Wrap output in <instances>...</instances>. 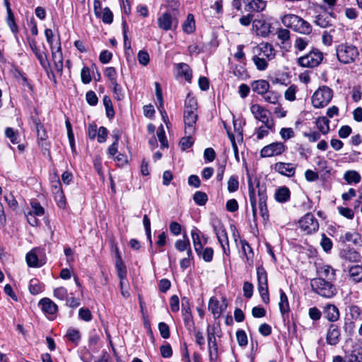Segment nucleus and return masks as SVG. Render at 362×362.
I'll return each instance as SVG.
<instances>
[{"label": "nucleus", "mask_w": 362, "mask_h": 362, "mask_svg": "<svg viewBox=\"0 0 362 362\" xmlns=\"http://www.w3.org/2000/svg\"><path fill=\"white\" fill-rule=\"evenodd\" d=\"M281 23L296 33L310 35L312 33L311 25L303 18L295 14H286L281 18Z\"/></svg>", "instance_id": "obj_1"}, {"label": "nucleus", "mask_w": 362, "mask_h": 362, "mask_svg": "<svg viewBox=\"0 0 362 362\" xmlns=\"http://www.w3.org/2000/svg\"><path fill=\"white\" fill-rule=\"evenodd\" d=\"M310 286L313 292L325 298H332L337 293L336 286L323 278L312 279Z\"/></svg>", "instance_id": "obj_2"}, {"label": "nucleus", "mask_w": 362, "mask_h": 362, "mask_svg": "<svg viewBox=\"0 0 362 362\" xmlns=\"http://www.w3.org/2000/svg\"><path fill=\"white\" fill-rule=\"evenodd\" d=\"M174 5L175 6V8L168 9L166 12L163 13L158 18L157 23L160 29L168 31L175 29L177 27L178 11L177 10V7L178 5L177 2H175Z\"/></svg>", "instance_id": "obj_3"}, {"label": "nucleus", "mask_w": 362, "mask_h": 362, "mask_svg": "<svg viewBox=\"0 0 362 362\" xmlns=\"http://www.w3.org/2000/svg\"><path fill=\"white\" fill-rule=\"evenodd\" d=\"M336 54L338 60L346 64L355 62L359 52L356 46L348 43H342L337 47Z\"/></svg>", "instance_id": "obj_4"}, {"label": "nucleus", "mask_w": 362, "mask_h": 362, "mask_svg": "<svg viewBox=\"0 0 362 362\" xmlns=\"http://www.w3.org/2000/svg\"><path fill=\"white\" fill-rule=\"evenodd\" d=\"M333 97L332 90L327 86H322L315 91L312 96V104L315 108H322L327 106Z\"/></svg>", "instance_id": "obj_5"}, {"label": "nucleus", "mask_w": 362, "mask_h": 362, "mask_svg": "<svg viewBox=\"0 0 362 362\" xmlns=\"http://www.w3.org/2000/svg\"><path fill=\"white\" fill-rule=\"evenodd\" d=\"M212 227L218 242L223 249V253L226 255L229 256L230 254V250L228 236L223 224L219 220H217L213 222Z\"/></svg>", "instance_id": "obj_6"}, {"label": "nucleus", "mask_w": 362, "mask_h": 362, "mask_svg": "<svg viewBox=\"0 0 362 362\" xmlns=\"http://www.w3.org/2000/svg\"><path fill=\"white\" fill-rule=\"evenodd\" d=\"M255 187L257 189V195L259 197V209L260 214L264 221L269 219V211L267 206V187L265 185H261L259 180L255 178Z\"/></svg>", "instance_id": "obj_7"}, {"label": "nucleus", "mask_w": 362, "mask_h": 362, "mask_svg": "<svg viewBox=\"0 0 362 362\" xmlns=\"http://www.w3.org/2000/svg\"><path fill=\"white\" fill-rule=\"evenodd\" d=\"M215 327L208 325L207 332V344L210 362H216L218 358V343L216 339Z\"/></svg>", "instance_id": "obj_8"}, {"label": "nucleus", "mask_w": 362, "mask_h": 362, "mask_svg": "<svg viewBox=\"0 0 362 362\" xmlns=\"http://www.w3.org/2000/svg\"><path fill=\"white\" fill-rule=\"evenodd\" d=\"M323 59L322 52L317 49L310 51L307 54L298 59V64L302 67H315L318 66Z\"/></svg>", "instance_id": "obj_9"}, {"label": "nucleus", "mask_w": 362, "mask_h": 362, "mask_svg": "<svg viewBox=\"0 0 362 362\" xmlns=\"http://www.w3.org/2000/svg\"><path fill=\"white\" fill-rule=\"evenodd\" d=\"M250 111L255 118L265 124L268 129L272 130L274 128V122L269 119V112L258 104H254L250 107Z\"/></svg>", "instance_id": "obj_10"}, {"label": "nucleus", "mask_w": 362, "mask_h": 362, "mask_svg": "<svg viewBox=\"0 0 362 362\" xmlns=\"http://www.w3.org/2000/svg\"><path fill=\"white\" fill-rule=\"evenodd\" d=\"M300 228L306 234H310L318 230L319 223L314 215L311 213L306 214L299 222Z\"/></svg>", "instance_id": "obj_11"}, {"label": "nucleus", "mask_w": 362, "mask_h": 362, "mask_svg": "<svg viewBox=\"0 0 362 362\" xmlns=\"http://www.w3.org/2000/svg\"><path fill=\"white\" fill-rule=\"evenodd\" d=\"M45 252L44 250L40 247H35L31 250L26 255V262L30 267H40L45 264V259L42 258Z\"/></svg>", "instance_id": "obj_12"}, {"label": "nucleus", "mask_w": 362, "mask_h": 362, "mask_svg": "<svg viewBox=\"0 0 362 362\" xmlns=\"http://www.w3.org/2000/svg\"><path fill=\"white\" fill-rule=\"evenodd\" d=\"M286 149L282 142H274L262 148L260 156L262 157H272L281 155Z\"/></svg>", "instance_id": "obj_13"}, {"label": "nucleus", "mask_w": 362, "mask_h": 362, "mask_svg": "<svg viewBox=\"0 0 362 362\" xmlns=\"http://www.w3.org/2000/svg\"><path fill=\"white\" fill-rule=\"evenodd\" d=\"M197 117L195 110H184L185 134H194Z\"/></svg>", "instance_id": "obj_14"}, {"label": "nucleus", "mask_w": 362, "mask_h": 362, "mask_svg": "<svg viewBox=\"0 0 362 362\" xmlns=\"http://www.w3.org/2000/svg\"><path fill=\"white\" fill-rule=\"evenodd\" d=\"M344 353L346 362H362V347L358 343H353Z\"/></svg>", "instance_id": "obj_15"}, {"label": "nucleus", "mask_w": 362, "mask_h": 362, "mask_svg": "<svg viewBox=\"0 0 362 362\" xmlns=\"http://www.w3.org/2000/svg\"><path fill=\"white\" fill-rule=\"evenodd\" d=\"M256 55L266 60H272L275 57L276 53L272 45L262 42L256 47Z\"/></svg>", "instance_id": "obj_16"}, {"label": "nucleus", "mask_w": 362, "mask_h": 362, "mask_svg": "<svg viewBox=\"0 0 362 362\" xmlns=\"http://www.w3.org/2000/svg\"><path fill=\"white\" fill-rule=\"evenodd\" d=\"M341 332L337 325L331 324L327 329L326 335L327 343L332 346L337 345L340 341Z\"/></svg>", "instance_id": "obj_17"}, {"label": "nucleus", "mask_w": 362, "mask_h": 362, "mask_svg": "<svg viewBox=\"0 0 362 362\" xmlns=\"http://www.w3.org/2000/svg\"><path fill=\"white\" fill-rule=\"evenodd\" d=\"M296 165L291 163L279 162L274 165V169L279 174L286 176L293 177L296 173Z\"/></svg>", "instance_id": "obj_18"}, {"label": "nucleus", "mask_w": 362, "mask_h": 362, "mask_svg": "<svg viewBox=\"0 0 362 362\" xmlns=\"http://www.w3.org/2000/svg\"><path fill=\"white\" fill-rule=\"evenodd\" d=\"M252 28L258 35L267 36L270 33L271 24L264 19H255L252 22Z\"/></svg>", "instance_id": "obj_19"}, {"label": "nucleus", "mask_w": 362, "mask_h": 362, "mask_svg": "<svg viewBox=\"0 0 362 362\" xmlns=\"http://www.w3.org/2000/svg\"><path fill=\"white\" fill-rule=\"evenodd\" d=\"M29 46L37 59L39 60L40 64L43 69H47L49 66V63L47 59L46 54L40 50L37 46V42L35 40H29Z\"/></svg>", "instance_id": "obj_20"}, {"label": "nucleus", "mask_w": 362, "mask_h": 362, "mask_svg": "<svg viewBox=\"0 0 362 362\" xmlns=\"http://www.w3.org/2000/svg\"><path fill=\"white\" fill-rule=\"evenodd\" d=\"M325 317L329 322H337L340 317V313L338 308L331 303H327L323 308Z\"/></svg>", "instance_id": "obj_21"}, {"label": "nucleus", "mask_w": 362, "mask_h": 362, "mask_svg": "<svg viewBox=\"0 0 362 362\" xmlns=\"http://www.w3.org/2000/svg\"><path fill=\"white\" fill-rule=\"evenodd\" d=\"M255 185V180H253L250 176H248L249 199L254 218L257 216L256 187Z\"/></svg>", "instance_id": "obj_22"}, {"label": "nucleus", "mask_w": 362, "mask_h": 362, "mask_svg": "<svg viewBox=\"0 0 362 362\" xmlns=\"http://www.w3.org/2000/svg\"><path fill=\"white\" fill-rule=\"evenodd\" d=\"M318 278H323L326 281H332L336 279L335 270L329 265H322L317 268Z\"/></svg>", "instance_id": "obj_23"}, {"label": "nucleus", "mask_w": 362, "mask_h": 362, "mask_svg": "<svg viewBox=\"0 0 362 362\" xmlns=\"http://www.w3.org/2000/svg\"><path fill=\"white\" fill-rule=\"evenodd\" d=\"M37 136L38 139V144L44 148L45 151H48V144L46 142L48 136L47 132L42 124L38 122H35Z\"/></svg>", "instance_id": "obj_24"}, {"label": "nucleus", "mask_w": 362, "mask_h": 362, "mask_svg": "<svg viewBox=\"0 0 362 362\" xmlns=\"http://www.w3.org/2000/svg\"><path fill=\"white\" fill-rule=\"evenodd\" d=\"M280 300L279 303V310L281 313L282 317L284 318L288 316L290 312V306L288 300V297L285 292L282 290H279Z\"/></svg>", "instance_id": "obj_25"}, {"label": "nucleus", "mask_w": 362, "mask_h": 362, "mask_svg": "<svg viewBox=\"0 0 362 362\" xmlns=\"http://www.w3.org/2000/svg\"><path fill=\"white\" fill-rule=\"evenodd\" d=\"M274 197L276 202L285 203L290 199L291 192L286 186L280 187L276 190Z\"/></svg>", "instance_id": "obj_26"}, {"label": "nucleus", "mask_w": 362, "mask_h": 362, "mask_svg": "<svg viewBox=\"0 0 362 362\" xmlns=\"http://www.w3.org/2000/svg\"><path fill=\"white\" fill-rule=\"evenodd\" d=\"M315 23L321 28H327L332 25V15L331 13H322L315 17Z\"/></svg>", "instance_id": "obj_27"}, {"label": "nucleus", "mask_w": 362, "mask_h": 362, "mask_svg": "<svg viewBox=\"0 0 362 362\" xmlns=\"http://www.w3.org/2000/svg\"><path fill=\"white\" fill-rule=\"evenodd\" d=\"M192 239L194 247V250L198 255H201L202 249L203 248V245L200 238V231L194 228L191 231Z\"/></svg>", "instance_id": "obj_28"}, {"label": "nucleus", "mask_w": 362, "mask_h": 362, "mask_svg": "<svg viewBox=\"0 0 362 362\" xmlns=\"http://www.w3.org/2000/svg\"><path fill=\"white\" fill-rule=\"evenodd\" d=\"M175 248L180 251L183 252L187 250V255L189 257H192V250L190 247V243L187 237L185 235L182 240H177L175 243Z\"/></svg>", "instance_id": "obj_29"}, {"label": "nucleus", "mask_w": 362, "mask_h": 362, "mask_svg": "<svg viewBox=\"0 0 362 362\" xmlns=\"http://www.w3.org/2000/svg\"><path fill=\"white\" fill-rule=\"evenodd\" d=\"M39 304L42 305V310L46 313L54 314L57 311V305L49 298H42Z\"/></svg>", "instance_id": "obj_30"}, {"label": "nucleus", "mask_w": 362, "mask_h": 362, "mask_svg": "<svg viewBox=\"0 0 362 362\" xmlns=\"http://www.w3.org/2000/svg\"><path fill=\"white\" fill-rule=\"evenodd\" d=\"M53 193L54 194V199L58 206L62 209L64 208L66 206V199L61 187V184L59 182H57V184L54 186V190Z\"/></svg>", "instance_id": "obj_31"}, {"label": "nucleus", "mask_w": 362, "mask_h": 362, "mask_svg": "<svg viewBox=\"0 0 362 362\" xmlns=\"http://www.w3.org/2000/svg\"><path fill=\"white\" fill-rule=\"evenodd\" d=\"M177 68L178 74L181 76H184L187 81L191 83L192 71L189 65L185 63H180L177 65Z\"/></svg>", "instance_id": "obj_32"}, {"label": "nucleus", "mask_w": 362, "mask_h": 362, "mask_svg": "<svg viewBox=\"0 0 362 362\" xmlns=\"http://www.w3.org/2000/svg\"><path fill=\"white\" fill-rule=\"evenodd\" d=\"M269 88V83L265 80H259L252 83V88L253 91L258 94L263 95L266 93Z\"/></svg>", "instance_id": "obj_33"}, {"label": "nucleus", "mask_w": 362, "mask_h": 362, "mask_svg": "<svg viewBox=\"0 0 362 362\" xmlns=\"http://www.w3.org/2000/svg\"><path fill=\"white\" fill-rule=\"evenodd\" d=\"M182 313L185 322H188L192 320L189 300L187 297L182 298Z\"/></svg>", "instance_id": "obj_34"}, {"label": "nucleus", "mask_w": 362, "mask_h": 362, "mask_svg": "<svg viewBox=\"0 0 362 362\" xmlns=\"http://www.w3.org/2000/svg\"><path fill=\"white\" fill-rule=\"evenodd\" d=\"M243 1L253 11H262L266 7V2L262 0H243Z\"/></svg>", "instance_id": "obj_35"}, {"label": "nucleus", "mask_w": 362, "mask_h": 362, "mask_svg": "<svg viewBox=\"0 0 362 362\" xmlns=\"http://www.w3.org/2000/svg\"><path fill=\"white\" fill-rule=\"evenodd\" d=\"M105 75L110 81L113 86L114 92H117L118 83L117 81V71L114 67H107L105 71Z\"/></svg>", "instance_id": "obj_36"}, {"label": "nucleus", "mask_w": 362, "mask_h": 362, "mask_svg": "<svg viewBox=\"0 0 362 362\" xmlns=\"http://www.w3.org/2000/svg\"><path fill=\"white\" fill-rule=\"evenodd\" d=\"M115 268L117 272L119 278L122 280L125 278L127 274L126 267L122 261V257L119 253L117 252V258L115 260Z\"/></svg>", "instance_id": "obj_37"}, {"label": "nucleus", "mask_w": 362, "mask_h": 362, "mask_svg": "<svg viewBox=\"0 0 362 362\" xmlns=\"http://www.w3.org/2000/svg\"><path fill=\"white\" fill-rule=\"evenodd\" d=\"M329 120L326 117H320L316 120L317 129L323 134H326L329 132Z\"/></svg>", "instance_id": "obj_38"}, {"label": "nucleus", "mask_w": 362, "mask_h": 362, "mask_svg": "<svg viewBox=\"0 0 362 362\" xmlns=\"http://www.w3.org/2000/svg\"><path fill=\"white\" fill-rule=\"evenodd\" d=\"M183 31L186 33H192L195 30V21L192 14H188L187 19L182 25Z\"/></svg>", "instance_id": "obj_39"}, {"label": "nucleus", "mask_w": 362, "mask_h": 362, "mask_svg": "<svg viewBox=\"0 0 362 362\" xmlns=\"http://www.w3.org/2000/svg\"><path fill=\"white\" fill-rule=\"evenodd\" d=\"M209 310L213 313L215 317H218L222 313V308L218 300L211 298L209 302Z\"/></svg>", "instance_id": "obj_40"}, {"label": "nucleus", "mask_w": 362, "mask_h": 362, "mask_svg": "<svg viewBox=\"0 0 362 362\" xmlns=\"http://www.w3.org/2000/svg\"><path fill=\"white\" fill-rule=\"evenodd\" d=\"M6 7L7 11V23L10 27L12 32L15 33L17 31V25L14 21V16L11 11L10 4L8 1H6Z\"/></svg>", "instance_id": "obj_41"}, {"label": "nucleus", "mask_w": 362, "mask_h": 362, "mask_svg": "<svg viewBox=\"0 0 362 362\" xmlns=\"http://www.w3.org/2000/svg\"><path fill=\"white\" fill-rule=\"evenodd\" d=\"M66 337L69 341L78 344L81 340V334L78 329L70 327L67 329Z\"/></svg>", "instance_id": "obj_42"}, {"label": "nucleus", "mask_w": 362, "mask_h": 362, "mask_svg": "<svg viewBox=\"0 0 362 362\" xmlns=\"http://www.w3.org/2000/svg\"><path fill=\"white\" fill-rule=\"evenodd\" d=\"M344 178L349 184H357L361 181V175L356 170L346 171L344 175Z\"/></svg>", "instance_id": "obj_43"}, {"label": "nucleus", "mask_w": 362, "mask_h": 362, "mask_svg": "<svg viewBox=\"0 0 362 362\" xmlns=\"http://www.w3.org/2000/svg\"><path fill=\"white\" fill-rule=\"evenodd\" d=\"M349 276L354 281L359 282L362 280V267L354 265L349 269Z\"/></svg>", "instance_id": "obj_44"}, {"label": "nucleus", "mask_w": 362, "mask_h": 362, "mask_svg": "<svg viewBox=\"0 0 362 362\" xmlns=\"http://www.w3.org/2000/svg\"><path fill=\"white\" fill-rule=\"evenodd\" d=\"M258 286H268L267 274L263 267L257 269Z\"/></svg>", "instance_id": "obj_45"}, {"label": "nucleus", "mask_w": 362, "mask_h": 362, "mask_svg": "<svg viewBox=\"0 0 362 362\" xmlns=\"http://www.w3.org/2000/svg\"><path fill=\"white\" fill-rule=\"evenodd\" d=\"M240 245L242 251L245 256L247 261L251 260L253 257V252L250 245L245 240H240Z\"/></svg>", "instance_id": "obj_46"}, {"label": "nucleus", "mask_w": 362, "mask_h": 362, "mask_svg": "<svg viewBox=\"0 0 362 362\" xmlns=\"http://www.w3.org/2000/svg\"><path fill=\"white\" fill-rule=\"evenodd\" d=\"M52 50V59L54 63V62H63V56L62 52V47H61V42L59 40H58L57 46L56 47V49L54 48L51 49Z\"/></svg>", "instance_id": "obj_47"}, {"label": "nucleus", "mask_w": 362, "mask_h": 362, "mask_svg": "<svg viewBox=\"0 0 362 362\" xmlns=\"http://www.w3.org/2000/svg\"><path fill=\"white\" fill-rule=\"evenodd\" d=\"M343 240L346 242H351L355 245H358L361 242V236L358 233L347 232L344 235Z\"/></svg>", "instance_id": "obj_48"}, {"label": "nucleus", "mask_w": 362, "mask_h": 362, "mask_svg": "<svg viewBox=\"0 0 362 362\" xmlns=\"http://www.w3.org/2000/svg\"><path fill=\"white\" fill-rule=\"evenodd\" d=\"M252 61L254 64H255L257 69L259 71H264L265 70L268 66V61L263 58L259 57V56L255 55L252 57Z\"/></svg>", "instance_id": "obj_49"}, {"label": "nucleus", "mask_w": 362, "mask_h": 362, "mask_svg": "<svg viewBox=\"0 0 362 362\" xmlns=\"http://www.w3.org/2000/svg\"><path fill=\"white\" fill-rule=\"evenodd\" d=\"M193 134H185V136L182 137L180 141V147L182 150H186L190 148L193 144L194 140L192 139Z\"/></svg>", "instance_id": "obj_50"}, {"label": "nucleus", "mask_w": 362, "mask_h": 362, "mask_svg": "<svg viewBox=\"0 0 362 362\" xmlns=\"http://www.w3.org/2000/svg\"><path fill=\"white\" fill-rule=\"evenodd\" d=\"M30 205L32 211H30L29 212H32L33 214L38 216L44 215L45 209L38 202L33 200L30 202Z\"/></svg>", "instance_id": "obj_51"}, {"label": "nucleus", "mask_w": 362, "mask_h": 362, "mask_svg": "<svg viewBox=\"0 0 362 362\" xmlns=\"http://www.w3.org/2000/svg\"><path fill=\"white\" fill-rule=\"evenodd\" d=\"M193 199L197 204L203 206L206 203L208 197L206 193L198 191L194 194Z\"/></svg>", "instance_id": "obj_52"}, {"label": "nucleus", "mask_w": 362, "mask_h": 362, "mask_svg": "<svg viewBox=\"0 0 362 362\" xmlns=\"http://www.w3.org/2000/svg\"><path fill=\"white\" fill-rule=\"evenodd\" d=\"M278 39L282 44L290 40V31L286 28H279L276 32Z\"/></svg>", "instance_id": "obj_53"}, {"label": "nucleus", "mask_w": 362, "mask_h": 362, "mask_svg": "<svg viewBox=\"0 0 362 362\" xmlns=\"http://www.w3.org/2000/svg\"><path fill=\"white\" fill-rule=\"evenodd\" d=\"M197 108V104L195 98L188 93L185 101V110H196Z\"/></svg>", "instance_id": "obj_54"}, {"label": "nucleus", "mask_w": 362, "mask_h": 362, "mask_svg": "<svg viewBox=\"0 0 362 362\" xmlns=\"http://www.w3.org/2000/svg\"><path fill=\"white\" fill-rule=\"evenodd\" d=\"M103 103L106 109L107 117L110 119L112 118L115 116V111L110 98L107 96L104 97Z\"/></svg>", "instance_id": "obj_55"}, {"label": "nucleus", "mask_w": 362, "mask_h": 362, "mask_svg": "<svg viewBox=\"0 0 362 362\" xmlns=\"http://www.w3.org/2000/svg\"><path fill=\"white\" fill-rule=\"evenodd\" d=\"M29 291L33 294L36 295L41 292L42 287L37 279H31L29 284Z\"/></svg>", "instance_id": "obj_56"}, {"label": "nucleus", "mask_w": 362, "mask_h": 362, "mask_svg": "<svg viewBox=\"0 0 362 362\" xmlns=\"http://www.w3.org/2000/svg\"><path fill=\"white\" fill-rule=\"evenodd\" d=\"M54 296L55 298L64 300L68 298V291L67 289L64 287H59L54 289Z\"/></svg>", "instance_id": "obj_57"}, {"label": "nucleus", "mask_w": 362, "mask_h": 362, "mask_svg": "<svg viewBox=\"0 0 362 362\" xmlns=\"http://www.w3.org/2000/svg\"><path fill=\"white\" fill-rule=\"evenodd\" d=\"M5 134L8 138L11 143L16 144L18 143V135L11 127H7L5 129Z\"/></svg>", "instance_id": "obj_58"}, {"label": "nucleus", "mask_w": 362, "mask_h": 362, "mask_svg": "<svg viewBox=\"0 0 362 362\" xmlns=\"http://www.w3.org/2000/svg\"><path fill=\"white\" fill-rule=\"evenodd\" d=\"M205 262H210L213 259L214 250L211 247H206L203 250H202L201 255H199Z\"/></svg>", "instance_id": "obj_59"}, {"label": "nucleus", "mask_w": 362, "mask_h": 362, "mask_svg": "<svg viewBox=\"0 0 362 362\" xmlns=\"http://www.w3.org/2000/svg\"><path fill=\"white\" fill-rule=\"evenodd\" d=\"M157 136L159 140V141L161 144L162 147L167 148L168 147V141L166 139V136L165 135V131L163 125H160V127L158 128L157 132Z\"/></svg>", "instance_id": "obj_60"}, {"label": "nucleus", "mask_w": 362, "mask_h": 362, "mask_svg": "<svg viewBox=\"0 0 362 362\" xmlns=\"http://www.w3.org/2000/svg\"><path fill=\"white\" fill-rule=\"evenodd\" d=\"M195 343L199 346L201 349H204L205 339L203 333L200 330H195L194 333Z\"/></svg>", "instance_id": "obj_61"}, {"label": "nucleus", "mask_w": 362, "mask_h": 362, "mask_svg": "<svg viewBox=\"0 0 362 362\" xmlns=\"http://www.w3.org/2000/svg\"><path fill=\"white\" fill-rule=\"evenodd\" d=\"M320 245H321L322 247L323 248V250L326 252H329L332 248V240H330V238L327 237L325 234H323L322 236Z\"/></svg>", "instance_id": "obj_62"}, {"label": "nucleus", "mask_w": 362, "mask_h": 362, "mask_svg": "<svg viewBox=\"0 0 362 362\" xmlns=\"http://www.w3.org/2000/svg\"><path fill=\"white\" fill-rule=\"evenodd\" d=\"M236 338L240 346H244L247 344V337L243 330H238L236 332Z\"/></svg>", "instance_id": "obj_63"}, {"label": "nucleus", "mask_w": 362, "mask_h": 362, "mask_svg": "<svg viewBox=\"0 0 362 362\" xmlns=\"http://www.w3.org/2000/svg\"><path fill=\"white\" fill-rule=\"evenodd\" d=\"M102 20L103 23L110 24L113 21V14L109 8L106 7L103 11Z\"/></svg>", "instance_id": "obj_64"}]
</instances>
